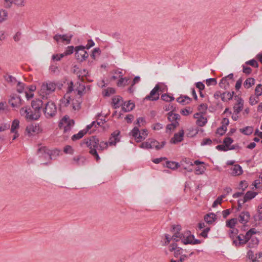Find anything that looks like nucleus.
Instances as JSON below:
<instances>
[{
	"label": "nucleus",
	"instance_id": "14",
	"mask_svg": "<svg viewBox=\"0 0 262 262\" xmlns=\"http://www.w3.org/2000/svg\"><path fill=\"white\" fill-rule=\"evenodd\" d=\"M194 238V236L191 234L190 231H187L183 233L182 242L185 245L191 244Z\"/></svg>",
	"mask_w": 262,
	"mask_h": 262
},
{
	"label": "nucleus",
	"instance_id": "7",
	"mask_svg": "<svg viewBox=\"0 0 262 262\" xmlns=\"http://www.w3.org/2000/svg\"><path fill=\"white\" fill-rule=\"evenodd\" d=\"M74 122L73 120L70 119L69 117L64 116L60 121L59 124V127L60 128H63L64 132L66 133L71 129V127L73 125Z\"/></svg>",
	"mask_w": 262,
	"mask_h": 262
},
{
	"label": "nucleus",
	"instance_id": "57",
	"mask_svg": "<svg viewBox=\"0 0 262 262\" xmlns=\"http://www.w3.org/2000/svg\"><path fill=\"white\" fill-rule=\"evenodd\" d=\"M63 151L66 154H69L71 155H73L74 154V150L72 146L70 145L66 146L64 148Z\"/></svg>",
	"mask_w": 262,
	"mask_h": 262
},
{
	"label": "nucleus",
	"instance_id": "4",
	"mask_svg": "<svg viewBox=\"0 0 262 262\" xmlns=\"http://www.w3.org/2000/svg\"><path fill=\"white\" fill-rule=\"evenodd\" d=\"M19 112L21 116L24 117L27 120H36L39 118L38 113H33L29 107H21Z\"/></svg>",
	"mask_w": 262,
	"mask_h": 262
},
{
	"label": "nucleus",
	"instance_id": "18",
	"mask_svg": "<svg viewBox=\"0 0 262 262\" xmlns=\"http://www.w3.org/2000/svg\"><path fill=\"white\" fill-rule=\"evenodd\" d=\"M184 134L183 129L180 130L178 133H176L171 139V142L174 144L181 142L183 140Z\"/></svg>",
	"mask_w": 262,
	"mask_h": 262
},
{
	"label": "nucleus",
	"instance_id": "30",
	"mask_svg": "<svg viewBox=\"0 0 262 262\" xmlns=\"http://www.w3.org/2000/svg\"><path fill=\"white\" fill-rule=\"evenodd\" d=\"M234 94V92H224L222 93V101H227L232 99L233 97V95Z\"/></svg>",
	"mask_w": 262,
	"mask_h": 262
},
{
	"label": "nucleus",
	"instance_id": "22",
	"mask_svg": "<svg viewBox=\"0 0 262 262\" xmlns=\"http://www.w3.org/2000/svg\"><path fill=\"white\" fill-rule=\"evenodd\" d=\"M233 142V140L230 137H226L224 139L223 143L228 150H233L236 148L235 145H231Z\"/></svg>",
	"mask_w": 262,
	"mask_h": 262
},
{
	"label": "nucleus",
	"instance_id": "39",
	"mask_svg": "<svg viewBox=\"0 0 262 262\" xmlns=\"http://www.w3.org/2000/svg\"><path fill=\"white\" fill-rule=\"evenodd\" d=\"M129 80V78L126 77L125 78H120L117 82V85L119 87L124 86L128 84V81Z\"/></svg>",
	"mask_w": 262,
	"mask_h": 262
},
{
	"label": "nucleus",
	"instance_id": "11",
	"mask_svg": "<svg viewBox=\"0 0 262 262\" xmlns=\"http://www.w3.org/2000/svg\"><path fill=\"white\" fill-rule=\"evenodd\" d=\"M72 37V34H70L69 35H68L67 34L61 35L57 34L54 36L53 39L55 40H56L57 42H59L61 40V42H62L65 41L67 44H70L71 43V40Z\"/></svg>",
	"mask_w": 262,
	"mask_h": 262
},
{
	"label": "nucleus",
	"instance_id": "16",
	"mask_svg": "<svg viewBox=\"0 0 262 262\" xmlns=\"http://www.w3.org/2000/svg\"><path fill=\"white\" fill-rule=\"evenodd\" d=\"M14 3L18 6L24 5V0H4V5L6 8H10Z\"/></svg>",
	"mask_w": 262,
	"mask_h": 262
},
{
	"label": "nucleus",
	"instance_id": "56",
	"mask_svg": "<svg viewBox=\"0 0 262 262\" xmlns=\"http://www.w3.org/2000/svg\"><path fill=\"white\" fill-rule=\"evenodd\" d=\"M150 139H149L146 142H143L140 145V147L142 148H151V144H150Z\"/></svg>",
	"mask_w": 262,
	"mask_h": 262
},
{
	"label": "nucleus",
	"instance_id": "27",
	"mask_svg": "<svg viewBox=\"0 0 262 262\" xmlns=\"http://www.w3.org/2000/svg\"><path fill=\"white\" fill-rule=\"evenodd\" d=\"M215 219L216 215L213 213H210L204 216L205 221L208 224L212 223L215 221Z\"/></svg>",
	"mask_w": 262,
	"mask_h": 262
},
{
	"label": "nucleus",
	"instance_id": "19",
	"mask_svg": "<svg viewBox=\"0 0 262 262\" xmlns=\"http://www.w3.org/2000/svg\"><path fill=\"white\" fill-rule=\"evenodd\" d=\"M231 174L232 176H239L243 172L242 167L238 164L234 165L230 169Z\"/></svg>",
	"mask_w": 262,
	"mask_h": 262
},
{
	"label": "nucleus",
	"instance_id": "9",
	"mask_svg": "<svg viewBox=\"0 0 262 262\" xmlns=\"http://www.w3.org/2000/svg\"><path fill=\"white\" fill-rule=\"evenodd\" d=\"M23 100L16 94H12L10 96L8 102L13 107H19L23 104Z\"/></svg>",
	"mask_w": 262,
	"mask_h": 262
},
{
	"label": "nucleus",
	"instance_id": "37",
	"mask_svg": "<svg viewBox=\"0 0 262 262\" xmlns=\"http://www.w3.org/2000/svg\"><path fill=\"white\" fill-rule=\"evenodd\" d=\"M207 122V118L203 116H201L200 117L197 119L196 123L198 126L202 127L204 126L206 124Z\"/></svg>",
	"mask_w": 262,
	"mask_h": 262
},
{
	"label": "nucleus",
	"instance_id": "26",
	"mask_svg": "<svg viewBox=\"0 0 262 262\" xmlns=\"http://www.w3.org/2000/svg\"><path fill=\"white\" fill-rule=\"evenodd\" d=\"M123 101L122 98L119 96H116L112 99V103L113 104V107L117 108L120 106V102Z\"/></svg>",
	"mask_w": 262,
	"mask_h": 262
},
{
	"label": "nucleus",
	"instance_id": "46",
	"mask_svg": "<svg viewBox=\"0 0 262 262\" xmlns=\"http://www.w3.org/2000/svg\"><path fill=\"white\" fill-rule=\"evenodd\" d=\"M8 13L6 10H0V23L6 19Z\"/></svg>",
	"mask_w": 262,
	"mask_h": 262
},
{
	"label": "nucleus",
	"instance_id": "12",
	"mask_svg": "<svg viewBox=\"0 0 262 262\" xmlns=\"http://www.w3.org/2000/svg\"><path fill=\"white\" fill-rule=\"evenodd\" d=\"M37 154L39 157L45 158L46 160H50L52 159L50 151L44 146L38 149Z\"/></svg>",
	"mask_w": 262,
	"mask_h": 262
},
{
	"label": "nucleus",
	"instance_id": "40",
	"mask_svg": "<svg viewBox=\"0 0 262 262\" xmlns=\"http://www.w3.org/2000/svg\"><path fill=\"white\" fill-rule=\"evenodd\" d=\"M4 77L8 82L12 84H14L17 82L16 78L10 75L6 74Z\"/></svg>",
	"mask_w": 262,
	"mask_h": 262
},
{
	"label": "nucleus",
	"instance_id": "20",
	"mask_svg": "<svg viewBox=\"0 0 262 262\" xmlns=\"http://www.w3.org/2000/svg\"><path fill=\"white\" fill-rule=\"evenodd\" d=\"M151 148H156L157 150H159L163 148L165 145L166 142L163 141L161 142V144L160 143L154 139H150Z\"/></svg>",
	"mask_w": 262,
	"mask_h": 262
},
{
	"label": "nucleus",
	"instance_id": "35",
	"mask_svg": "<svg viewBox=\"0 0 262 262\" xmlns=\"http://www.w3.org/2000/svg\"><path fill=\"white\" fill-rule=\"evenodd\" d=\"M237 222V219L236 218H233L231 220L226 221V226L230 228L231 229L234 228L235 224Z\"/></svg>",
	"mask_w": 262,
	"mask_h": 262
},
{
	"label": "nucleus",
	"instance_id": "24",
	"mask_svg": "<svg viewBox=\"0 0 262 262\" xmlns=\"http://www.w3.org/2000/svg\"><path fill=\"white\" fill-rule=\"evenodd\" d=\"M177 101L182 105H186L191 101V99L187 96H181L177 99Z\"/></svg>",
	"mask_w": 262,
	"mask_h": 262
},
{
	"label": "nucleus",
	"instance_id": "6",
	"mask_svg": "<svg viewBox=\"0 0 262 262\" xmlns=\"http://www.w3.org/2000/svg\"><path fill=\"white\" fill-rule=\"evenodd\" d=\"M85 49L84 46H77L75 48V57L80 62L85 60L89 56V54Z\"/></svg>",
	"mask_w": 262,
	"mask_h": 262
},
{
	"label": "nucleus",
	"instance_id": "52",
	"mask_svg": "<svg viewBox=\"0 0 262 262\" xmlns=\"http://www.w3.org/2000/svg\"><path fill=\"white\" fill-rule=\"evenodd\" d=\"M255 95L259 97L262 94V85L261 84H258L255 89Z\"/></svg>",
	"mask_w": 262,
	"mask_h": 262
},
{
	"label": "nucleus",
	"instance_id": "2",
	"mask_svg": "<svg viewBox=\"0 0 262 262\" xmlns=\"http://www.w3.org/2000/svg\"><path fill=\"white\" fill-rule=\"evenodd\" d=\"M56 86L55 83L50 81L42 83L39 91L40 95L43 99H47L55 91Z\"/></svg>",
	"mask_w": 262,
	"mask_h": 262
},
{
	"label": "nucleus",
	"instance_id": "41",
	"mask_svg": "<svg viewBox=\"0 0 262 262\" xmlns=\"http://www.w3.org/2000/svg\"><path fill=\"white\" fill-rule=\"evenodd\" d=\"M226 196L225 194H223L219 196L213 202L212 207H215L218 204H221L222 200Z\"/></svg>",
	"mask_w": 262,
	"mask_h": 262
},
{
	"label": "nucleus",
	"instance_id": "54",
	"mask_svg": "<svg viewBox=\"0 0 262 262\" xmlns=\"http://www.w3.org/2000/svg\"><path fill=\"white\" fill-rule=\"evenodd\" d=\"M206 83L208 86L215 85L217 84V81L215 78H210L206 80Z\"/></svg>",
	"mask_w": 262,
	"mask_h": 262
},
{
	"label": "nucleus",
	"instance_id": "21",
	"mask_svg": "<svg viewBox=\"0 0 262 262\" xmlns=\"http://www.w3.org/2000/svg\"><path fill=\"white\" fill-rule=\"evenodd\" d=\"M250 213L247 212H242L239 215V222L243 224H246L250 219Z\"/></svg>",
	"mask_w": 262,
	"mask_h": 262
},
{
	"label": "nucleus",
	"instance_id": "64",
	"mask_svg": "<svg viewBox=\"0 0 262 262\" xmlns=\"http://www.w3.org/2000/svg\"><path fill=\"white\" fill-rule=\"evenodd\" d=\"M95 45V42L93 41L92 39H89L88 41V43L85 46H84L85 49H89L91 47H93Z\"/></svg>",
	"mask_w": 262,
	"mask_h": 262
},
{
	"label": "nucleus",
	"instance_id": "51",
	"mask_svg": "<svg viewBox=\"0 0 262 262\" xmlns=\"http://www.w3.org/2000/svg\"><path fill=\"white\" fill-rule=\"evenodd\" d=\"M74 51H75V48L73 46H68L66 48L65 51L64 52V55H66L67 56L70 55L72 54L74 52Z\"/></svg>",
	"mask_w": 262,
	"mask_h": 262
},
{
	"label": "nucleus",
	"instance_id": "15",
	"mask_svg": "<svg viewBox=\"0 0 262 262\" xmlns=\"http://www.w3.org/2000/svg\"><path fill=\"white\" fill-rule=\"evenodd\" d=\"M235 98H237V103L233 106L234 114H239L243 108L244 101L241 97L235 96Z\"/></svg>",
	"mask_w": 262,
	"mask_h": 262
},
{
	"label": "nucleus",
	"instance_id": "34",
	"mask_svg": "<svg viewBox=\"0 0 262 262\" xmlns=\"http://www.w3.org/2000/svg\"><path fill=\"white\" fill-rule=\"evenodd\" d=\"M178 125L179 123L178 121H175L172 123L171 122V123L167 124L166 127V133L173 130Z\"/></svg>",
	"mask_w": 262,
	"mask_h": 262
},
{
	"label": "nucleus",
	"instance_id": "25",
	"mask_svg": "<svg viewBox=\"0 0 262 262\" xmlns=\"http://www.w3.org/2000/svg\"><path fill=\"white\" fill-rule=\"evenodd\" d=\"M257 194V193L256 192H253L251 191H247L244 197L243 202H246L248 201L253 199L255 197V196Z\"/></svg>",
	"mask_w": 262,
	"mask_h": 262
},
{
	"label": "nucleus",
	"instance_id": "33",
	"mask_svg": "<svg viewBox=\"0 0 262 262\" xmlns=\"http://www.w3.org/2000/svg\"><path fill=\"white\" fill-rule=\"evenodd\" d=\"M86 133H87V130H80L78 132V133L74 135L72 137V140L73 141H75L78 139H81L84 136V135L85 134H86Z\"/></svg>",
	"mask_w": 262,
	"mask_h": 262
},
{
	"label": "nucleus",
	"instance_id": "45",
	"mask_svg": "<svg viewBox=\"0 0 262 262\" xmlns=\"http://www.w3.org/2000/svg\"><path fill=\"white\" fill-rule=\"evenodd\" d=\"M183 233H181L180 232H175L173 236H172V239H173L176 242H178L180 240H182Z\"/></svg>",
	"mask_w": 262,
	"mask_h": 262
},
{
	"label": "nucleus",
	"instance_id": "38",
	"mask_svg": "<svg viewBox=\"0 0 262 262\" xmlns=\"http://www.w3.org/2000/svg\"><path fill=\"white\" fill-rule=\"evenodd\" d=\"M19 126V121L15 119L14 120L12 124L11 132L13 133H16V129L18 128Z\"/></svg>",
	"mask_w": 262,
	"mask_h": 262
},
{
	"label": "nucleus",
	"instance_id": "47",
	"mask_svg": "<svg viewBox=\"0 0 262 262\" xmlns=\"http://www.w3.org/2000/svg\"><path fill=\"white\" fill-rule=\"evenodd\" d=\"M25 89V84L21 82H18L17 84L16 91L19 93H22L24 92Z\"/></svg>",
	"mask_w": 262,
	"mask_h": 262
},
{
	"label": "nucleus",
	"instance_id": "63",
	"mask_svg": "<svg viewBox=\"0 0 262 262\" xmlns=\"http://www.w3.org/2000/svg\"><path fill=\"white\" fill-rule=\"evenodd\" d=\"M8 110V105L5 102H0V111H4Z\"/></svg>",
	"mask_w": 262,
	"mask_h": 262
},
{
	"label": "nucleus",
	"instance_id": "13",
	"mask_svg": "<svg viewBox=\"0 0 262 262\" xmlns=\"http://www.w3.org/2000/svg\"><path fill=\"white\" fill-rule=\"evenodd\" d=\"M43 102L42 100L39 99H36L32 101L31 106L33 109V113H38L39 117L41 115V108L42 107Z\"/></svg>",
	"mask_w": 262,
	"mask_h": 262
},
{
	"label": "nucleus",
	"instance_id": "55",
	"mask_svg": "<svg viewBox=\"0 0 262 262\" xmlns=\"http://www.w3.org/2000/svg\"><path fill=\"white\" fill-rule=\"evenodd\" d=\"M245 63L254 68H258V67L257 62L254 59L246 61Z\"/></svg>",
	"mask_w": 262,
	"mask_h": 262
},
{
	"label": "nucleus",
	"instance_id": "42",
	"mask_svg": "<svg viewBox=\"0 0 262 262\" xmlns=\"http://www.w3.org/2000/svg\"><path fill=\"white\" fill-rule=\"evenodd\" d=\"M101 52V50H100L99 48H94L93 49V50L92 51V54H91L92 58L93 59H95L96 56L100 55Z\"/></svg>",
	"mask_w": 262,
	"mask_h": 262
},
{
	"label": "nucleus",
	"instance_id": "53",
	"mask_svg": "<svg viewBox=\"0 0 262 262\" xmlns=\"http://www.w3.org/2000/svg\"><path fill=\"white\" fill-rule=\"evenodd\" d=\"M115 93V90L112 88H108L106 90H105L104 92V95L105 96H110L111 94H113Z\"/></svg>",
	"mask_w": 262,
	"mask_h": 262
},
{
	"label": "nucleus",
	"instance_id": "17",
	"mask_svg": "<svg viewBox=\"0 0 262 262\" xmlns=\"http://www.w3.org/2000/svg\"><path fill=\"white\" fill-rule=\"evenodd\" d=\"M119 134L120 132L118 130H116L112 134L111 137L109 139L108 142H107L110 145H115L116 142L119 141V139L118 138Z\"/></svg>",
	"mask_w": 262,
	"mask_h": 262
},
{
	"label": "nucleus",
	"instance_id": "61",
	"mask_svg": "<svg viewBox=\"0 0 262 262\" xmlns=\"http://www.w3.org/2000/svg\"><path fill=\"white\" fill-rule=\"evenodd\" d=\"M227 130V127L226 125H222L217 129L216 133L220 134L221 136H223Z\"/></svg>",
	"mask_w": 262,
	"mask_h": 262
},
{
	"label": "nucleus",
	"instance_id": "23",
	"mask_svg": "<svg viewBox=\"0 0 262 262\" xmlns=\"http://www.w3.org/2000/svg\"><path fill=\"white\" fill-rule=\"evenodd\" d=\"M135 107V103L131 102L130 100L127 101L126 104L124 103L123 106L122 107V110L124 112H128L132 111Z\"/></svg>",
	"mask_w": 262,
	"mask_h": 262
},
{
	"label": "nucleus",
	"instance_id": "58",
	"mask_svg": "<svg viewBox=\"0 0 262 262\" xmlns=\"http://www.w3.org/2000/svg\"><path fill=\"white\" fill-rule=\"evenodd\" d=\"M237 238L239 241V242L238 243V245L246 244V242H247V239H246L245 235H238Z\"/></svg>",
	"mask_w": 262,
	"mask_h": 262
},
{
	"label": "nucleus",
	"instance_id": "43",
	"mask_svg": "<svg viewBox=\"0 0 262 262\" xmlns=\"http://www.w3.org/2000/svg\"><path fill=\"white\" fill-rule=\"evenodd\" d=\"M86 89V87L82 83H79L78 86L77 87L76 91H77V94L79 96H82L83 94V92Z\"/></svg>",
	"mask_w": 262,
	"mask_h": 262
},
{
	"label": "nucleus",
	"instance_id": "59",
	"mask_svg": "<svg viewBox=\"0 0 262 262\" xmlns=\"http://www.w3.org/2000/svg\"><path fill=\"white\" fill-rule=\"evenodd\" d=\"M258 97H257V96H250V97L249 98V102L252 105H255V104H256L258 102Z\"/></svg>",
	"mask_w": 262,
	"mask_h": 262
},
{
	"label": "nucleus",
	"instance_id": "62",
	"mask_svg": "<svg viewBox=\"0 0 262 262\" xmlns=\"http://www.w3.org/2000/svg\"><path fill=\"white\" fill-rule=\"evenodd\" d=\"M242 82H243V78L242 77H241L240 78H239L237 80V81H236V84H235V88L236 90H239V89L241 88Z\"/></svg>",
	"mask_w": 262,
	"mask_h": 262
},
{
	"label": "nucleus",
	"instance_id": "5",
	"mask_svg": "<svg viewBox=\"0 0 262 262\" xmlns=\"http://www.w3.org/2000/svg\"><path fill=\"white\" fill-rule=\"evenodd\" d=\"M43 112L46 117L48 118L54 117L57 113V107L55 104L52 101L48 102L43 108Z\"/></svg>",
	"mask_w": 262,
	"mask_h": 262
},
{
	"label": "nucleus",
	"instance_id": "31",
	"mask_svg": "<svg viewBox=\"0 0 262 262\" xmlns=\"http://www.w3.org/2000/svg\"><path fill=\"white\" fill-rule=\"evenodd\" d=\"M255 83V79L253 78H247L244 82V86L246 89H249Z\"/></svg>",
	"mask_w": 262,
	"mask_h": 262
},
{
	"label": "nucleus",
	"instance_id": "8",
	"mask_svg": "<svg viewBox=\"0 0 262 262\" xmlns=\"http://www.w3.org/2000/svg\"><path fill=\"white\" fill-rule=\"evenodd\" d=\"M159 84H157L155 88L150 91L149 95H147L144 98V100L156 101L159 99V92H161Z\"/></svg>",
	"mask_w": 262,
	"mask_h": 262
},
{
	"label": "nucleus",
	"instance_id": "1",
	"mask_svg": "<svg viewBox=\"0 0 262 262\" xmlns=\"http://www.w3.org/2000/svg\"><path fill=\"white\" fill-rule=\"evenodd\" d=\"M81 146L85 144L90 149L91 154L97 161L100 160V158L98 155L97 149H98L99 139L96 136H91L89 139H85L80 143Z\"/></svg>",
	"mask_w": 262,
	"mask_h": 262
},
{
	"label": "nucleus",
	"instance_id": "50",
	"mask_svg": "<svg viewBox=\"0 0 262 262\" xmlns=\"http://www.w3.org/2000/svg\"><path fill=\"white\" fill-rule=\"evenodd\" d=\"M208 106L206 104L202 103L198 107V110L201 114H205L207 110Z\"/></svg>",
	"mask_w": 262,
	"mask_h": 262
},
{
	"label": "nucleus",
	"instance_id": "10",
	"mask_svg": "<svg viewBox=\"0 0 262 262\" xmlns=\"http://www.w3.org/2000/svg\"><path fill=\"white\" fill-rule=\"evenodd\" d=\"M39 132V126L36 124H31L28 125L26 128L25 134L29 137L35 136Z\"/></svg>",
	"mask_w": 262,
	"mask_h": 262
},
{
	"label": "nucleus",
	"instance_id": "48",
	"mask_svg": "<svg viewBox=\"0 0 262 262\" xmlns=\"http://www.w3.org/2000/svg\"><path fill=\"white\" fill-rule=\"evenodd\" d=\"M139 129L138 127L135 126L132 130L131 135L136 139L138 140V137L139 135Z\"/></svg>",
	"mask_w": 262,
	"mask_h": 262
},
{
	"label": "nucleus",
	"instance_id": "32",
	"mask_svg": "<svg viewBox=\"0 0 262 262\" xmlns=\"http://www.w3.org/2000/svg\"><path fill=\"white\" fill-rule=\"evenodd\" d=\"M253 131V128L252 126H246L243 128H240L239 132L245 135H250Z\"/></svg>",
	"mask_w": 262,
	"mask_h": 262
},
{
	"label": "nucleus",
	"instance_id": "36",
	"mask_svg": "<svg viewBox=\"0 0 262 262\" xmlns=\"http://www.w3.org/2000/svg\"><path fill=\"white\" fill-rule=\"evenodd\" d=\"M147 135L148 132L146 129H143L141 132L139 131V135L138 137L137 142H140L141 140L145 139Z\"/></svg>",
	"mask_w": 262,
	"mask_h": 262
},
{
	"label": "nucleus",
	"instance_id": "44",
	"mask_svg": "<svg viewBox=\"0 0 262 262\" xmlns=\"http://www.w3.org/2000/svg\"><path fill=\"white\" fill-rule=\"evenodd\" d=\"M247 256L249 259H251V262H257V256H254V253L252 251H248V252H247Z\"/></svg>",
	"mask_w": 262,
	"mask_h": 262
},
{
	"label": "nucleus",
	"instance_id": "3",
	"mask_svg": "<svg viewBox=\"0 0 262 262\" xmlns=\"http://www.w3.org/2000/svg\"><path fill=\"white\" fill-rule=\"evenodd\" d=\"M256 233V230L255 228L250 229L245 235L246 239L247 242L246 243L250 248H253L258 245L259 241L257 237L255 236Z\"/></svg>",
	"mask_w": 262,
	"mask_h": 262
},
{
	"label": "nucleus",
	"instance_id": "60",
	"mask_svg": "<svg viewBox=\"0 0 262 262\" xmlns=\"http://www.w3.org/2000/svg\"><path fill=\"white\" fill-rule=\"evenodd\" d=\"M238 233V230L235 228L232 229L229 232V236L232 239H234L235 235Z\"/></svg>",
	"mask_w": 262,
	"mask_h": 262
},
{
	"label": "nucleus",
	"instance_id": "29",
	"mask_svg": "<svg viewBox=\"0 0 262 262\" xmlns=\"http://www.w3.org/2000/svg\"><path fill=\"white\" fill-rule=\"evenodd\" d=\"M167 115L168 120L172 123L177 121V120H179L180 118V116L178 114H174L172 112H169Z\"/></svg>",
	"mask_w": 262,
	"mask_h": 262
},
{
	"label": "nucleus",
	"instance_id": "49",
	"mask_svg": "<svg viewBox=\"0 0 262 262\" xmlns=\"http://www.w3.org/2000/svg\"><path fill=\"white\" fill-rule=\"evenodd\" d=\"M107 146H108V143L107 142H104V141H101L100 142H99L98 150L102 151L104 149L107 148Z\"/></svg>",
	"mask_w": 262,
	"mask_h": 262
},
{
	"label": "nucleus",
	"instance_id": "28",
	"mask_svg": "<svg viewBox=\"0 0 262 262\" xmlns=\"http://www.w3.org/2000/svg\"><path fill=\"white\" fill-rule=\"evenodd\" d=\"M166 166L168 168L174 170L180 166L179 163L174 161H167L166 162Z\"/></svg>",
	"mask_w": 262,
	"mask_h": 262
}]
</instances>
